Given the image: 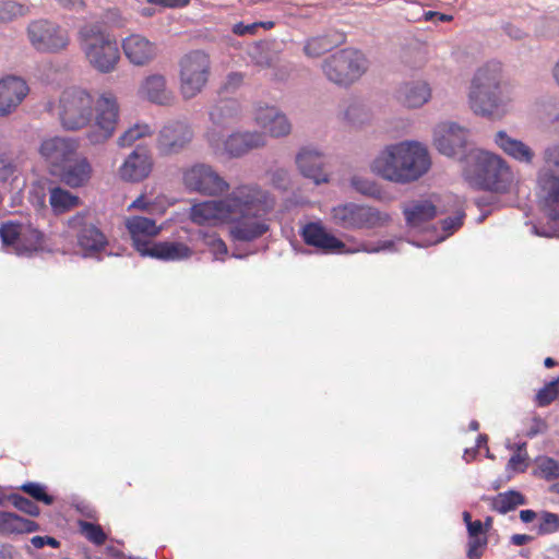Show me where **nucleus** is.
Wrapping results in <instances>:
<instances>
[{"label": "nucleus", "instance_id": "nucleus-1", "mask_svg": "<svg viewBox=\"0 0 559 559\" xmlns=\"http://www.w3.org/2000/svg\"><path fill=\"white\" fill-rule=\"evenodd\" d=\"M275 198L257 183L237 186L219 200L201 201L190 209V218L198 225L230 224L235 240L251 241L269 230L265 216L273 211Z\"/></svg>", "mask_w": 559, "mask_h": 559}, {"label": "nucleus", "instance_id": "nucleus-2", "mask_svg": "<svg viewBox=\"0 0 559 559\" xmlns=\"http://www.w3.org/2000/svg\"><path fill=\"white\" fill-rule=\"evenodd\" d=\"M518 96V87L506 78L502 64L490 61L475 71L467 102L476 116L500 120L512 111Z\"/></svg>", "mask_w": 559, "mask_h": 559}, {"label": "nucleus", "instance_id": "nucleus-3", "mask_svg": "<svg viewBox=\"0 0 559 559\" xmlns=\"http://www.w3.org/2000/svg\"><path fill=\"white\" fill-rule=\"evenodd\" d=\"M432 166L426 144L404 140L385 145L371 160L370 170L395 185H411L426 176Z\"/></svg>", "mask_w": 559, "mask_h": 559}, {"label": "nucleus", "instance_id": "nucleus-4", "mask_svg": "<svg viewBox=\"0 0 559 559\" xmlns=\"http://www.w3.org/2000/svg\"><path fill=\"white\" fill-rule=\"evenodd\" d=\"M463 175L472 186L497 193H510L519 185L516 174L504 158L480 148L467 155Z\"/></svg>", "mask_w": 559, "mask_h": 559}, {"label": "nucleus", "instance_id": "nucleus-5", "mask_svg": "<svg viewBox=\"0 0 559 559\" xmlns=\"http://www.w3.org/2000/svg\"><path fill=\"white\" fill-rule=\"evenodd\" d=\"M370 68L367 56L354 48L342 49L329 58L322 66L324 78L332 84L348 88L359 82Z\"/></svg>", "mask_w": 559, "mask_h": 559}, {"label": "nucleus", "instance_id": "nucleus-6", "mask_svg": "<svg viewBox=\"0 0 559 559\" xmlns=\"http://www.w3.org/2000/svg\"><path fill=\"white\" fill-rule=\"evenodd\" d=\"M58 115L63 129L78 131L90 124L94 117V98L85 90L70 87L59 98Z\"/></svg>", "mask_w": 559, "mask_h": 559}, {"label": "nucleus", "instance_id": "nucleus-7", "mask_svg": "<svg viewBox=\"0 0 559 559\" xmlns=\"http://www.w3.org/2000/svg\"><path fill=\"white\" fill-rule=\"evenodd\" d=\"M331 221L345 229H371L388 225L391 216L373 206L347 202L331 209Z\"/></svg>", "mask_w": 559, "mask_h": 559}, {"label": "nucleus", "instance_id": "nucleus-8", "mask_svg": "<svg viewBox=\"0 0 559 559\" xmlns=\"http://www.w3.org/2000/svg\"><path fill=\"white\" fill-rule=\"evenodd\" d=\"M302 237L307 245L316 247L325 253H374L389 249L393 245L391 241H384L377 247L360 243L356 247L348 248L341 239L329 233L322 225L318 223L307 224L302 229Z\"/></svg>", "mask_w": 559, "mask_h": 559}, {"label": "nucleus", "instance_id": "nucleus-9", "mask_svg": "<svg viewBox=\"0 0 559 559\" xmlns=\"http://www.w3.org/2000/svg\"><path fill=\"white\" fill-rule=\"evenodd\" d=\"M181 180L188 191L205 197L224 194L230 188L228 181L213 166L202 163L183 169Z\"/></svg>", "mask_w": 559, "mask_h": 559}, {"label": "nucleus", "instance_id": "nucleus-10", "mask_svg": "<svg viewBox=\"0 0 559 559\" xmlns=\"http://www.w3.org/2000/svg\"><path fill=\"white\" fill-rule=\"evenodd\" d=\"M211 73V62L206 53L192 51L180 61V92L189 99L198 95L206 85Z\"/></svg>", "mask_w": 559, "mask_h": 559}, {"label": "nucleus", "instance_id": "nucleus-11", "mask_svg": "<svg viewBox=\"0 0 559 559\" xmlns=\"http://www.w3.org/2000/svg\"><path fill=\"white\" fill-rule=\"evenodd\" d=\"M207 140L215 154L228 157H240L251 150L266 145V138L260 131L235 132L227 138L218 131H212Z\"/></svg>", "mask_w": 559, "mask_h": 559}, {"label": "nucleus", "instance_id": "nucleus-12", "mask_svg": "<svg viewBox=\"0 0 559 559\" xmlns=\"http://www.w3.org/2000/svg\"><path fill=\"white\" fill-rule=\"evenodd\" d=\"M82 49L90 64L102 73L114 71L120 60L116 37H84Z\"/></svg>", "mask_w": 559, "mask_h": 559}, {"label": "nucleus", "instance_id": "nucleus-13", "mask_svg": "<svg viewBox=\"0 0 559 559\" xmlns=\"http://www.w3.org/2000/svg\"><path fill=\"white\" fill-rule=\"evenodd\" d=\"M67 226L75 235L78 245L86 252H99L108 243L107 237L94 223L88 210L75 213L67 221Z\"/></svg>", "mask_w": 559, "mask_h": 559}, {"label": "nucleus", "instance_id": "nucleus-14", "mask_svg": "<svg viewBox=\"0 0 559 559\" xmlns=\"http://www.w3.org/2000/svg\"><path fill=\"white\" fill-rule=\"evenodd\" d=\"M468 139L469 130L454 121H442L433 128V146L448 157L461 155L467 146Z\"/></svg>", "mask_w": 559, "mask_h": 559}, {"label": "nucleus", "instance_id": "nucleus-15", "mask_svg": "<svg viewBox=\"0 0 559 559\" xmlns=\"http://www.w3.org/2000/svg\"><path fill=\"white\" fill-rule=\"evenodd\" d=\"M96 111V123L87 132V139L92 144L104 143L114 134L118 119L116 98L107 94L102 95L98 99Z\"/></svg>", "mask_w": 559, "mask_h": 559}, {"label": "nucleus", "instance_id": "nucleus-16", "mask_svg": "<svg viewBox=\"0 0 559 559\" xmlns=\"http://www.w3.org/2000/svg\"><path fill=\"white\" fill-rule=\"evenodd\" d=\"M80 147L78 140L67 136H51L45 139L39 146V154L45 162L58 170L61 166L76 156Z\"/></svg>", "mask_w": 559, "mask_h": 559}, {"label": "nucleus", "instance_id": "nucleus-17", "mask_svg": "<svg viewBox=\"0 0 559 559\" xmlns=\"http://www.w3.org/2000/svg\"><path fill=\"white\" fill-rule=\"evenodd\" d=\"M254 122L262 129V133L280 139L288 136L293 131V124L287 115L276 106H259L254 112Z\"/></svg>", "mask_w": 559, "mask_h": 559}, {"label": "nucleus", "instance_id": "nucleus-18", "mask_svg": "<svg viewBox=\"0 0 559 559\" xmlns=\"http://www.w3.org/2000/svg\"><path fill=\"white\" fill-rule=\"evenodd\" d=\"M537 186L543 213L551 221L559 219V175L549 169H539Z\"/></svg>", "mask_w": 559, "mask_h": 559}, {"label": "nucleus", "instance_id": "nucleus-19", "mask_svg": "<svg viewBox=\"0 0 559 559\" xmlns=\"http://www.w3.org/2000/svg\"><path fill=\"white\" fill-rule=\"evenodd\" d=\"M396 100L407 109H420L433 97L431 84L425 79L402 82L395 92Z\"/></svg>", "mask_w": 559, "mask_h": 559}, {"label": "nucleus", "instance_id": "nucleus-20", "mask_svg": "<svg viewBox=\"0 0 559 559\" xmlns=\"http://www.w3.org/2000/svg\"><path fill=\"white\" fill-rule=\"evenodd\" d=\"M438 202L439 199L435 195L406 202L403 205V214L407 226L420 228L425 223L435 218L439 213Z\"/></svg>", "mask_w": 559, "mask_h": 559}, {"label": "nucleus", "instance_id": "nucleus-21", "mask_svg": "<svg viewBox=\"0 0 559 559\" xmlns=\"http://www.w3.org/2000/svg\"><path fill=\"white\" fill-rule=\"evenodd\" d=\"M28 94L26 82L17 76L0 80V117L13 112Z\"/></svg>", "mask_w": 559, "mask_h": 559}, {"label": "nucleus", "instance_id": "nucleus-22", "mask_svg": "<svg viewBox=\"0 0 559 559\" xmlns=\"http://www.w3.org/2000/svg\"><path fill=\"white\" fill-rule=\"evenodd\" d=\"M153 162L146 150L135 148L119 167V177L127 182H140L152 171Z\"/></svg>", "mask_w": 559, "mask_h": 559}, {"label": "nucleus", "instance_id": "nucleus-23", "mask_svg": "<svg viewBox=\"0 0 559 559\" xmlns=\"http://www.w3.org/2000/svg\"><path fill=\"white\" fill-rule=\"evenodd\" d=\"M56 173L66 186L76 189L90 182L93 167L87 157L76 154L71 162L61 166Z\"/></svg>", "mask_w": 559, "mask_h": 559}, {"label": "nucleus", "instance_id": "nucleus-24", "mask_svg": "<svg viewBox=\"0 0 559 559\" xmlns=\"http://www.w3.org/2000/svg\"><path fill=\"white\" fill-rule=\"evenodd\" d=\"M492 140L499 150L519 163L532 165L536 157L535 151L528 144L512 136L506 130L497 131Z\"/></svg>", "mask_w": 559, "mask_h": 559}, {"label": "nucleus", "instance_id": "nucleus-25", "mask_svg": "<svg viewBox=\"0 0 559 559\" xmlns=\"http://www.w3.org/2000/svg\"><path fill=\"white\" fill-rule=\"evenodd\" d=\"M296 164L302 176L316 185L329 181L324 170V156L316 148H302L296 156Z\"/></svg>", "mask_w": 559, "mask_h": 559}, {"label": "nucleus", "instance_id": "nucleus-26", "mask_svg": "<svg viewBox=\"0 0 559 559\" xmlns=\"http://www.w3.org/2000/svg\"><path fill=\"white\" fill-rule=\"evenodd\" d=\"M124 225L136 250H145V243L162 230L154 218L141 215L127 217Z\"/></svg>", "mask_w": 559, "mask_h": 559}, {"label": "nucleus", "instance_id": "nucleus-27", "mask_svg": "<svg viewBox=\"0 0 559 559\" xmlns=\"http://www.w3.org/2000/svg\"><path fill=\"white\" fill-rule=\"evenodd\" d=\"M122 48L126 57L135 66H144L157 55L156 44L147 37H124Z\"/></svg>", "mask_w": 559, "mask_h": 559}, {"label": "nucleus", "instance_id": "nucleus-28", "mask_svg": "<svg viewBox=\"0 0 559 559\" xmlns=\"http://www.w3.org/2000/svg\"><path fill=\"white\" fill-rule=\"evenodd\" d=\"M343 120L355 129L368 127L373 121L371 107L362 100H350L343 110Z\"/></svg>", "mask_w": 559, "mask_h": 559}, {"label": "nucleus", "instance_id": "nucleus-29", "mask_svg": "<svg viewBox=\"0 0 559 559\" xmlns=\"http://www.w3.org/2000/svg\"><path fill=\"white\" fill-rule=\"evenodd\" d=\"M39 530V525L12 512L0 511V534H28Z\"/></svg>", "mask_w": 559, "mask_h": 559}, {"label": "nucleus", "instance_id": "nucleus-30", "mask_svg": "<svg viewBox=\"0 0 559 559\" xmlns=\"http://www.w3.org/2000/svg\"><path fill=\"white\" fill-rule=\"evenodd\" d=\"M49 203L56 214H62L80 205L81 200L70 191L55 187L49 190Z\"/></svg>", "mask_w": 559, "mask_h": 559}, {"label": "nucleus", "instance_id": "nucleus-31", "mask_svg": "<svg viewBox=\"0 0 559 559\" xmlns=\"http://www.w3.org/2000/svg\"><path fill=\"white\" fill-rule=\"evenodd\" d=\"M141 93L153 103L165 104L167 95L164 76L154 74L146 78L141 85Z\"/></svg>", "mask_w": 559, "mask_h": 559}, {"label": "nucleus", "instance_id": "nucleus-32", "mask_svg": "<svg viewBox=\"0 0 559 559\" xmlns=\"http://www.w3.org/2000/svg\"><path fill=\"white\" fill-rule=\"evenodd\" d=\"M44 246V234L31 225H24L21 238L16 247L17 253H32L38 251Z\"/></svg>", "mask_w": 559, "mask_h": 559}, {"label": "nucleus", "instance_id": "nucleus-33", "mask_svg": "<svg viewBox=\"0 0 559 559\" xmlns=\"http://www.w3.org/2000/svg\"><path fill=\"white\" fill-rule=\"evenodd\" d=\"M240 114V105L235 99L218 102L210 111L211 120L214 123H225Z\"/></svg>", "mask_w": 559, "mask_h": 559}, {"label": "nucleus", "instance_id": "nucleus-34", "mask_svg": "<svg viewBox=\"0 0 559 559\" xmlns=\"http://www.w3.org/2000/svg\"><path fill=\"white\" fill-rule=\"evenodd\" d=\"M300 45L308 58H319L332 50L337 43L332 41L330 37H305Z\"/></svg>", "mask_w": 559, "mask_h": 559}, {"label": "nucleus", "instance_id": "nucleus-35", "mask_svg": "<svg viewBox=\"0 0 559 559\" xmlns=\"http://www.w3.org/2000/svg\"><path fill=\"white\" fill-rule=\"evenodd\" d=\"M491 508L500 513H507L518 506L525 503L524 497L518 491H508L499 493L490 499Z\"/></svg>", "mask_w": 559, "mask_h": 559}, {"label": "nucleus", "instance_id": "nucleus-36", "mask_svg": "<svg viewBox=\"0 0 559 559\" xmlns=\"http://www.w3.org/2000/svg\"><path fill=\"white\" fill-rule=\"evenodd\" d=\"M32 46L41 53H57L69 45L68 37H31Z\"/></svg>", "mask_w": 559, "mask_h": 559}, {"label": "nucleus", "instance_id": "nucleus-37", "mask_svg": "<svg viewBox=\"0 0 559 559\" xmlns=\"http://www.w3.org/2000/svg\"><path fill=\"white\" fill-rule=\"evenodd\" d=\"M143 257H151L160 260L175 259V243L174 242H152L148 240L145 243V250H136Z\"/></svg>", "mask_w": 559, "mask_h": 559}, {"label": "nucleus", "instance_id": "nucleus-38", "mask_svg": "<svg viewBox=\"0 0 559 559\" xmlns=\"http://www.w3.org/2000/svg\"><path fill=\"white\" fill-rule=\"evenodd\" d=\"M24 224L8 221L0 226V238L4 246L16 250Z\"/></svg>", "mask_w": 559, "mask_h": 559}, {"label": "nucleus", "instance_id": "nucleus-39", "mask_svg": "<svg viewBox=\"0 0 559 559\" xmlns=\"http://www.w3.org/2000/svg\"><path fill=\"white\" fill-rule=\"evenodd\" d=\"M28 12V8L13 0L0 1V23H9L20 16H24Z\"/></svg>", "mask_w": 559, "mask_h": 559}, {"label": "nucleus", "instance_id": "nucleus-40", "mask_svg": "<svg viewBox=\"0 0 559 559\" xmlns=\"http://www.w3.org/2000/svg\"><path fill=\"white\" fill-rule=\"evenodd\" d=\"M250 55L262 67H270L276 61V55L270 51V41L266 39L257 41Z\"/></svg>", "mask_w": 559, "mask_h": 559}, {"label": "nucleus", "instance_id": "nucleus-41", "mask_svg": "<svg viewBox=\"0 0 559 559\" xmlns=\"http://www.w3.org/2000/svg\"><path fill=\"white\" fill-rule=\"evenodd\" d=\"M20 489L34 500L43 502L46 506H51L55 502V498L47 492L46 486L39 483L28 481L23 484Z\"/></svg>", "mask_w": 559, "mask_h": 559}, {"label": "nucleus", "instance_id": "nucleus-42", "mask_svg": "<svg viewBox=\"0 0 559 559\" xmlns=\"http://www.w3.org/2000/svg\"><path fill=\"white\" fill-rule=\"evenodd\" d=\"M131 210H139L150 215L160 216L165 213L166 206L157 201H150L145 194H141L128 206V211Z\"/></svg>", "mask_w": 559, "mask_h": 559}, {"label": "nucleus", "instance_id": "nucleus-43", "mask_svg": "<svg viewBox=\"0 0 559 559\" xmlns=\"http://www.w3.org/2000/svg\"><path fill=\"white\" fill-rule=\"evenodd\" d=\"M544 166L540 169H549L559 175V141L548 144L542 153Z\"/></svg>", "mask_w": 559, "mask_h": 559}, {"label": "nucleus", "instance_id": "nucleus-44", "mask_svg": "<svg viewBox=\"0 0 559 559\" xmlns=\"http://www.w3.org/2000/svg\"><path fill=\"white\" fill-rule=\"evenodd\" d=\"M81 533L85 536V538L95 544L96 546H102L106 543L107 535L99 524H94L87 521L80 522Z\"/></svg>", "mask_w": 559, "mask_h": 559}, {"label": "nucleus", "instance_id": "nucleus-45", "mask_svg": "<svg viewBox=\"0 0 559 559\" xmlns=\"http://www.w3.org/2000/svg\"><path fill=\"white\" fill-rule=\"evenodd\" d=\"M8 500L14 508L31 516H38L40 513V510L35 502L19 493L9 495Z\"/></svg>", "mask_w": 559, "mask_h": 559}, {"label": "nucleus", "instance_id": "nucleus-46", "mask_svg": "<svg viewBox=\"0 0 559 559\" xmlns=\"http://www.w3.org/2000/svg\"><path fill=\"white\" fill-rule=\"evenodd\" d=\"M175 146V128L173 126H165L158 134L157 147L160 154L169 155L173 153Z\"/></svg>", "mask_w": 559, "mask_h": 559}, {"label": "nucleus", "instance_id": "nucleus-47", "mask_svg": "<svg viewBox=\"0 0 559 559\" xmlns=\"http://www.w3.org/2000/svg\"><path fill=\"white\" fill-rule=\"evenodd\" d=\"M150 134V127L147 124H135L129 128L118 139L120 146H131L136 140Z\"/></svg>", "mask_w": 559, "mask_h": 559}, {"label": "nucleus", "instance_id": "nucleus-48", "mask_svg": "<svg viewBox=\"0 0 559 559\" xmlns=\"http://www.w3.org/2000/svg\"><path fill=\"white\" fill-rule=\"evenodd\" d=\"M526 443H522L516 445L515 453L510 457L508 462V468L516 472L522 473L524 472L528 466V454L525 450Z\"/></svg>", "mask_w": 559, "mask_h": 559}, {"label": "nucleus", "instance_id": "nucleus-49", "mask_svg": "<svg viewBox=\"0 0 559 559\" xmlns=\"http://www.w3.org/2000/svg\"><path fill=\"white\" fill-rule=\"evenodd\" d=\"M537 468L539 475L547 480H551L559 477V462L556 460L543 456L537 459Z\"/></svg>", "mask_w": 559, "mask_h": 559}, {"label": "nucleus", "instance_id": "nucleus-50", "mask_svg": "<svg viewBox=\"0 0 559 559\" xmlns=\"http://www.w3.org/2000/svg\"><path fill=\"white\" fill-rule=\"evenodd\" d=\"M559 395V377L549 383H547L543 389H540L536 395V400L539 406H546L550 404Z\"/></svg>", "mask_w": 559, "mask_h": 559}, {"label": "nucleus", "instance_id": "nucleus-51", "mask_svg": "<svg viewBox=\"0 0 559 559\" xmlns=\"http://www.w3.org/2000/svg\"><path fill=\"white\" fill-rule=\"evenodd\" d=\"M273 21H262V22H252L245 24L243 22H239L234 25L233 32L235 35H247V34H255L259 29L270 31L273 28Z\"/></svg>", "mask_w": 559, "mask_h": 559}, {"label": "nucleus", "instance_id": "nucleus-52", "mask_svg": "<svg viewBox=\"0 0 559 559\" xmlns=\"http://www.w3.org/2000/svg\"><path fill=\"white\" fill-rule=\"evenodd\" d=\"M350 187L367 197H372L378 191L377 185L372 180L357 175L350 178Z\"/></svg>", "mask_w": 559, "mask_h": 559}, {"label": "nucleus", "instance_id": "nucleus-53", "mask_svg": "<svg viewBox=\"0 0 559 559\" xmlns=\"http://www.w3.org/2000/svg\"><path fill=\"white\" fill-rule=\"evenodd\" d=\"M539 534H551L559 530V515L551 512H543L540 515Z\"/></svg>", "mask_w": 559, "mask_h": 559}, {"label": "nucleus", "instance_id": "nucleus-54", "mask_svg": "<svg viewBox=\"0 0 559 559\" xmlns=\"http://www.w3.org/2000/svg\"><path fill=\"white\" fill-rule=\"evenodd\" d=\"M245 81V76L240 72H230L221 86V93L231 94L238 91Z\"/></svg>", "mask_w": 559, "mask_h": 559}, {"label": "nucleus", "instance_id": "nucleus-55", "mask_svg": "<svg viewBox=\"0 0 559 559\" xmlns=\"http://www.w3.org/2000/svg\"><path fill=\"white\" fill-rule=\"evenodd\" d=\"M56 32V25L47 20L34 21L28 26V35H53Z\"/></svg>", "mask_w": 559, "mask_h": 559}, {"label": "nucleus", "instance_id": "nucleus-56", "mask_svg": "<svg viewBox=\"0 0 559 559\" xmlns=\"http://www.w3.org/2000/svg\"><path fill=\"white\" fill-rule=\"evenodd\" d=\"M272 186L278 189H286L289 183L288 171L284 168L272 169L267 173Z\"/></svg>", "mask_w": 559, "mask_h": 559}, {"label": "nucleus", "instance_id": "nucleus-57", "mask_svg": "<svg viewBox=\"0 0 559 559\" xmlns=\"http://www.w3.org/2000/svg\"><path fill=\"white\" fill-rule=\"evenodd\" d=\"M462 225V217H449L442 221V230L444 235L436 238L435 240L429 241L428 245H436L442 240H444L448 236H450L453 231L459 229Z\"/></svg>", "mask_w": 559, "mask_h": 559}, {"label": "nucleus", "instance_id": "nucleus-58", "mask_svg": "<svg viewBox=\"0 0 559 559\" xmlns=\"http://www.w3.org/2000/svg\"><path fill=\"white\" fill-rule=\"evenodd\" d=\"M486 544H487V539L485 537H480V536L469 537L467 556L471 559L479 558L481 555L479 549L481 547H484Z\"/></svg>", "mask_w": 559, "mask_h": 559}, {"label": "nucleus", "instance_id": "nucleus-59", "mask_svg": "<svg viewBox=\"0 0 559 559\" xmlns=\"http://www.w3.org/2000/svg\"><path fill=\"white\" fill-rule=\"evenodd\" d=\"M15 171L16 167L12 162L0 159V181L7 182L13 178Z\"/></svg>", "mask_w": 559, "mask_h": 559}, {"label": "nucleus", "instance_id": "nucleus-60", "mask_svg": "<svg viewBox=\"0 0 559 559\" xmlns=\"http://www.w3.org/2000/svg\"><path fill=\"white\" fill-rule=\"evenodd\" d=\"M31 543L37 549H40L46 545L53 548H58L60 546V542L50 536H34L31 538Z\"/></svg>", "mask_w": 559, "mask_h": 559}, {"label": "nucleus", "instance_id": "nucleus-61", "mask_svg": "<svg viewBox=\"0 0 559 559\" xmlns=\"http://www.w3.org/2000/svg\"><path fill=\"white\" fill-rule=\"evenodd\" d=\"M425 21H432V22H451L453 20V16L445 13H440L436 11H427L424 13Z\"/></svg>", "mask_w": 559, "mask_h": 559}, {"label": "nucleus", "instance_id": "nucleus-62", "mask_svg": "<svg viewBox=\"0 0 559 559\" xmlns=\"http://www.w3.org/2000/svg\"><path fill=\"white\" fill-rule=\"evenodd\" d=\"M546 430H547L546 423L544 420H542L540 418H534L533 425L530 428V430L527 431V436L534 437L538 433H544Z\"/></svg>", "mask_w": 559, "mask_h": 559}, {"label": "nucleus", "instance_id": "nucleus-63", "mask_svg": "<svg viewBox=\"0 0 559 559\" xmlns=\"http://www.w3.org/2000/svg\"><path fill=\"white\" fill-rule=\"evenodd\" d=\"M19 555L10 545H2L0 547V559H17Z\"/></svg>", "mask_w": 559, "mask_h": 559}, {"label": "nucleus", "instance_id": "nucleus-64", "mask_svg": "<svg viewBox=\"0 0 559 559\" xmlns=\"http://www.w3.org/2000/svg\"><path fill=\"white\" fill-rule=\"evenodd\" d=\"M468 535L469 537L480 536V533L483 532V523L480 521H473L467 526Z\"/></svg>", "mask_w": 559, "mask_h": 559}]
</instances>
